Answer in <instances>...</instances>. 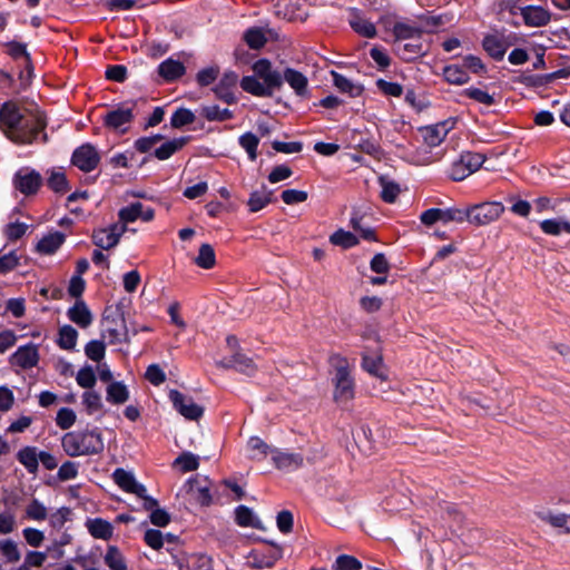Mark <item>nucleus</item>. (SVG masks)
<instances>
[{
	"label": "nucleus",
	"instance_id": "obj_57",
	"mask_svg": "<svg viewBox=\"0 0 570 570\" xmlns=\"http://www.w3.org/2000/svg\"><path fill=\"white\" fill-rule=\"evenodd\" d=\"M85 354L86 356L94 361V362H100L106 354V345L104 341L101 340H91L89 341L85 346Z\"/></svg>",
	"mask_w": 570,
	"mask_h": 570
},
{
	"label": "nucleus",
	"instance_id": "obj_26",
	"mask_svg": "<svg viewBox=\"0 0 570 570\" xmlns=\"http://www.w3.org/2000/svg\"><path fill=\"white\" fill-rule=\"evenodd\" d=\"M125 308L126 305L122 302L106 306L102 312V325L120 326L125 328V326H127Z\"/></svg>",
	"mask_w": 570,
	"mask_h": 570
},
{
	"label": "nucleus",
	"instance_id": "obj_35",
	"mask_svg": "<svg viewBox=\"0 0 570 570\" xmlns=\"http://www.w3.org/2000/svg\"><path fill=\"white\" fill-rule=\"evenodd\" d=\"M235 522L239 527H249L254 529H263L262 521L256 517L250 508L247 505H238L235 509Z\"/></svg>",
	"mask_w": 570,
	"mask_h": 570
},
{
	"label": "nucleus",
	"instance_id": "obj_8",
	"mask_svg": "<svg viewBox=\"0 0 570 570\" xmlns=\"http://www.w3.org/2000/svg\"><path fill=\"white\" fill-rule=\"evenodd\" d=\"M269 548L265 551L263 549H253L248 554V563L255 569L272 568L276 561L283 558V548L273 542L264 540Z\"/></svg>",
	"mask_w": 570,
	"mask_h": 570
},
{
	"label": "nucleus",
	"instance_id": "obj_3",
	"mask_svg": "<svg viewBox=\"0 0 570 570\" xmlns=\"http://www.w3.org/2000/svg\"><path fill=\"white\" fill-rule=\"evenodd\" d=\"M65 453L71 458L99 454L105 444L99 428L66 433L61 439Z\"/></svg>",
	"mask_w": 570,
	"mask_h": 570
},
{
	"label": "nucleus",
	"instance_id": "obj_37",
	"mask_svg": "<svg viewBox=\"0 0 570 570\" xmlns=\"http://www.w3.org/2000/svg\"><path fill=\"white\" fill-rule=\"evenodd\" d=\"M7 47V53L13 59L17 60L19 58H23L26 61V68L28 73L31 76L33 72V66L31 56L27 50V45L22 42H18L16 40H11L4 43Z\"/></svg>",
	"mask_w": 570,
	"mask_h": 570
},
{
	"label": "nucleus",
	"instance_id": "obj_46",
	"mask_svg": "<svg viewBox=\"0 0 570 570\" xmlns=\"http://www.w3.org/2000/svg\"><path fill=\"white\" fill-rule=\"evenodd\" d=\"M244 41L253 50H259L267 43V37L262 28H248L243 35Z\"/></svg>",
	"mask_w": 570,
	"mask_h": 570
},
{
	"label": "nucleus",
	"instance_id": "obj_32",
	"mask_svg": "<svg viewBox=\"0 0 570 570\" xmlns=\"http://www.w3.org/2000/svg\"><path fill=\"white\" fill-rule=\"evenodd\" d=\"M106 400L110 404L119 405L129 400V390L121 381H114L107 385Z\"/></svg>",
	"mask_w": 570,
	"mask_h": 570
},
{
	"label": "nucleus",
	"instance_id": "obj_61",
	"mask_svg": "<svg viewBox=\"0 0 570 570\" xmlns=\"http://www.w3.org/2000/svg\"><path fill=\"white\" fill-rule=\"evenodd\" d=\"M375 85L376 88L385 96L399 98L403 95V86L399 82H392L380 78L376 80Z\"/></svg>",
	"mask_w": 570,
	"mask_h": 570
},
{
	"label": "nucleus",
	"instance_id": "obj_33",
	"mask_svg": "<svg viewBox=\"0 0 570 570\" xmlns=\"http://www.w3.org/2000/svg\"><path fill=\"white\" fill-rule=\"evenodd\" d=\"M16 456L19 463L22 464L29 473L35 474L38 471L39 452L36 446H23L18 451Z\"/></svg>",
	"mask_w": 570,
	"mask_h": 570
},
{
	"label": "nucleus",
	"instance_id": "obj_53",
	"mask_svg": "<svg viewBox=\"0 0 570 570\" xmlns=\"http://www.w3.org/2000/svg\"><path fill=\"white\" fill-rule=\"evenodd\" d=\"M380 185L382 187L381 198L384 203L393 204L395 203L401 188L400 185L395 181L387 180L385 177H380Z\"/></svg>",
	"mask_w": 570,
	"mask_h": 570
},
{
	"label": "nucleus",
	"instance_id": "obj_29",
	"mask_svg": "<svg viewBox=\"0 0 570 570\" xmlns=\"http://www.w3.org/2000/svg\"><path fill=\"white\" fill-rule=\"evenodd\" d=\"M361 366L365 372H367L372 376H375L381 381L387 380L386 367L382 355H363Z\"/></svg>",
	"mask_w": 570,
	"mask_h": 570
},
{
	"label": "nucleus",
	"instance_id": "obj_22",
	"mask_svg": "<svg viewBox=\"0 0 570 570\" xmlns=\"http://www.w3.org/2000/svg\"><path fill=\"white\" fill-rule=\"evenodd\" d=\"M158 75L168 83L176 81L186 72V67L179 60L167 58L158 66Z\"/></svg>",
	"mask_w": 570,
	"mask_h": 570
},
{
	"label": "nucleus",
	"instance_id": "obj_43",
	"mask_svg": "<svg viewBox=\"0 0 570 570\" xmlns=\"http://www.w3.org/2000/svg\"><path fill=\"white\" fill-rule=\"evenodd\" d=\"M187 570H212L213 559L206 553L195 552L185 558Z\"/></svg>",
	"mask_w": 570,
	"mask_h": 570
},
{
	"label": "nucleus",
	"instance_id": "obj_56",
	"mask_svg": "<svg viewBox=\"0 0 570 570\" xmlns=\"http://www.w3.org/2000/svg\"><path fill=\"white\" fill-rule=\"evenodd\" d=\"M239 146L246 150L250 160H255L257 157V147L259 144V139L256 135L250 131L243 134L238 138Z\"/></svg>",
	"mask_w": 570,
	"mask_h": 570
},
{
	"label": "nucleus",
	"instance_id": "obj_50",
	"mask_svg": "<svg viewBox=\"0 0 570 570\" xmlns=\"http://www.w3.org/2000/svg\"><path fill=\"white\" fill-rule=\"evenodd\" d=\"M202 115L208 121H225L234 118V114L228 108H220L218 105L206 106L202 109Z\"/></svg>",
	"mask_w": 570,
	"mask_h": 570
},
{
	"label": "nucleus",
	"instance_id": "obj_63",
	"mask_svg": "<svg viewBox=\"0 0 570 570\" xmlns=\"http://www.w3.org/2000/svg\"><path fill=\"white\" fill-rule=\"evenodd\" d=\"M219 68L216 66H210L199 70L196 75V81L200 87H207L215 82L218 78Z\"/></svg>",
	"mask_w": 570,
	"mask_h": 570
},
{
	"label": "nucleus",
	"instance_id": "obj_1",
	"mask_svg": "<svg viewBox=\"0 0 570 570\" xmlns=\"http://www.w3.org/2000/svg\"><path fill=\"white\" fill-rule=\"evenodd\" d=\"M0 127L7 138L19 145H30L42 134V141H48L45 132L47 121L43 115L36 114L26 117L18 104L8 100L0 107Z\"/></svg>",
	"mask_w": 570,
	"mask_h": 570
},
{
	"label": "nucleus",
	"instance_id": "obj_28",
	"mask_svg": "<svg viewBox=\"0 0 570 570\" xmlns=\"http://www.w3.org/2000/svg\"><path fill=\"white\" fill-rule=\"evenodd\" d=\"M273 194L274 191L267 189L265 185H263L259 190L252 191L247 200L248 210L250 213H257L265 208L268 204L275 202Z\"/></svg>",
	"mask_w": 570,
	"mask_h": 570
},
{
	"label": "nucleus",
	"instance_id": "obj_11",
	"mask_svg": "<svg viewBox=\"0 0 570 570\" xmlns=\"http://www.w3.org/2000/svg\"><path fill=\"white\" fill-rule=\"evenodd\" d=\"M39 360V345L29 342L19 346L17 351L10 355L9 363L13 367L30 370L38 365Z\"/></svg>",
	"mask_w": 570,
	"mask_h": 570
},
{
	"label": "nucleus",
	"instance_id": "obj_47",
	"mask_svg": "<svg viewBox=\"0 0 570 570\" xmlns=\"http://www.w3.org/2000/svg\"><path fill=\"white\" fill-rule=\"evenodd\" d=\"M0 554L7 563H17L21 559L18 543L11 539L0 540Z\"/></svg>",
	"mask_w": 570,
	"mask_h": 570
},
{
	"label": "nucleus",
	"instance_id": "obj_4",
	"mask_svg": "<svg viewBox=\"0 0 570 570\" xmlns=\"http://www.w3.org/2000/svg\"><path fill=\"white\" fill-rule=\"evenodd\" d=\"M330 364L335 370L332 377L334 385L333 399L337 404H345L355 396V382L351 374L348 361L340 354H333L330 356Z\"/></svg>",
	"mask_w": 570,
	"mask_h": 570
},
{
	"label": "nucleus",
	"instance_id": "obj_58",
	"mask_svg": "<svg viewBox=\"0 0 570 570\" xmlns=\"http://www.w3.org/2000/svg\"><path fill=\"white\" fill-rule=\"evenodd\" d=\"M76 381L78 385L83 389H92L97 382V377L92 366L85 365L83 367H81L76 375Z\"/></svg>",
	"mask_w": 570,
	"mask_h": 570
},
{
	"label": "nucleus",
	"instance_id": "obj_9",
	"mask_svg": "<svg viewBox=\"0 0 570 570\" xmlns=\"http://www.w3.org/2000/svg\"><path fill=\"white\" fill-rule=\"evenodd\" d=\"M168 396L173 403V407L185 419L189 421H198L204 415V407L195 403L190 396L183 394L178 390H170Z\"/></svg>",
	"mask_w": 570,
	"mask_h": 570
},
{
	"label": "nucleus",
	"instance_id": "obj_42",
	"mask_svg": "<svg viewBox=\"0 0 570 570\" xmlns=\"http://www.w3.org/2000/svg\"><path fill=\"white\" fill-rule=\"evenodd\" d=\"M513 82L524 85L528 88H541L549 85L547 73L539 75L523 71L513 78Z\"/></svg>",
	"mask_w": 570,
	"mask_h": 570
},
{
	"label": "nucleus",
	"instance_id": "obj_18",
	"mask_svg": "<svg viewBox=\"0 0 570 570\" xmlns=\"http://www.w3.org/2000/svg\"><path fill=\"white\" fill-rule=\"evenodd\" d=\"M114 482L125 492L135 495H141L145 492V485L139 483L134 473L126 471L122 468H117L112 472Z\"/></svg>",
	"mask_w": 570,
	"mask_h": 570
},
{
	"label": "nucleus",
	"instance_id": "obj_17",
	"mask_svg": "<svg viewBox=\"0 0 570 570\" xmlns=\"http://www.w3.org/2000/svg\"><path fill=\"white\" fill-rule=\"evenodd\" d=\"M520 14L527 27H544L551 20V12L541 6H525L520 8Z\"/></svg>",
	"mask_w": 570,
	"mask_h": 570
},
{
	"label": "nucleus",
	"instance_id": "obj_34",
	"mask_svg": "<svg viewBox=\"0 0 570 570\" xmlns=\"http://www.w3.org/2000/svg\"><path fill=\"white\" fill-rule=\"evenodd\" d=\"M352 18L350 19L351 28L365 38H374L376 36L375 26L368 20L361 17L357 9H351Z\"/></svg>",
	"mask_w": 570,
	"mask_h": 570
},
{
	"label": "nucleus",
	"instance_id": "obj_5",
	"mask_svg": "<svg viewBox=\"0 0 570 570\" xmlns=\"http://www.w3.org/2000/svg\"><path fill=\"white\" fill-rule=\"evenodd\" d=\"M487 157L480 153L463 151L458 160L453 161L449 169V177L453 181H461L476 171Z\"/></svg>",
	"mask_w": 570,
	"mask_h": 570
},
{
	"label": "nucleus",
	"instance_id": "obj_16",
	"mask_svg": "<svg viewBox=\"0 0 570 570\" xmlns=\"http://www.w3.org/2000/svg\"><path fill=\"white\" fill-rule=\"evenodd\" d=\"M217 365L225 370H236L246 375H253L256 371L254 361L240 352H235L232 356L224 357L217 362Z\"/></svg>",
	"mask_w": 570,
	"mask_h": 570
},
{
	"label": "nucleus",
	"instance_id": "obj_13",
	"mask_svg": "<svg viewBox=\"0 0 570 570\" xmlns=\"http://www.w3.org/2000/svg\"><path fill=\"white\" fill-rule=\"evenodd\" d=\"M238 82L240 83V80L236 71H225L218 83L213 88V91L223 102L234 105L237 102V97L234 91Z\"/></svg>",
	"mask_w": 570,
	"mask_h": 570
},
{
	"label": "nucleus",
	"instance_id": "obj_40",
	"mask_svg": "<svg viewBox=\"0 0 570 570\" xmlns=\"http://www.w3.org/2000/svg\"><path fill=\"white\" fill-rule=\"evenodd\" d=\"M392 31L395 37V42H401L406 39H421L423 35L422 28L404 22H396Z\"/></svg>",
	"mask_w": 570,
	"mask_h": 570
},
{
	"label": "nucleus",
	"instance_id": "obj_31",
	"mask_svg": "<svg viewBox=\"0 0 570 570\" xmlns=\"http://www.w3.org/2000/svg\"><path fill=\"white\" fill-rule=\"evenodd\" d=\"M66 235L62 232H53L43 236L37 244V250L40 254L52 255L65 243Z\"/></svg>",
	"mask_w": 570,
	"mask_h": 570
},
{
	"label": "nucleus",
	"instance_id": "obj_25",
	"mask_svg": "<svg viewBox=\"0 0 570 570\" xmlns=\"http://www.w3.org/2000/svg\"><path fill=\"white\" fill-rule=\"evenodd\" d=\"M333 85L342 94L348 95L351 98L361 97L364 92V87L361 83H355L347 79L342 73L332 70L331 71Z\"/></svg>",
	"mask_w": 570,
	"mask_h": 570
},
{
	"label": "nucleus",
	"instance_id": "obj_39",
	"mask_svg": "<svg viewBox=\"0 0 570 570\" xmlns=\"http://www.w3.org/2000/svg\"><path fill=\"white\" fill-rule=\"evenodd\" d=\"M330 243L343 249H350L358 245V237L352 232L338 228L330 236Z\"/></svg>",
	"mask_w": 570,
	"mask_h": 570
},
{
	"label": "nucleus",
	"instance_id": "obj_23",
	"mask_svg": "<svg viewBox=\"0 0 570 570\" xmlns=\"http://www.w3.org/2000/svg\"><path fill=\"white\" fill-rule=\"evenodd\" d=\"M190 140L189 136H183L179 138H174L171 140H167L161 144L158 148H155L154 153L150 155L158 160H167L174 154L181 150Z\"/></svg>",
	"mask_w": 570,
	"mask_h": 570
},
{
	"label": "nucleus",
	"instance_id": "obj_21",
	"mask_svg": "<svg viewBox=\"0 0 570 570\" xmlns=\"http://www.w3.org/2000/svg\"><path fill=\"white\" fill-rule=\"evenodd\" d=\"M68 318L81 328H87L92 323V314L83 299H77L67 312Z\"/></svg>",
	"mask_w": 570,
	"mask_h": 570
},
{
	"label": "nucleus",
	"instance_id": "obj_15",
	"mask_svg": "<svg viewBox=\"0 0 570 570\" xmlns=\"http://www.w3.org/2000/svg\"><path fill=\"white\" fill-rule=\"evenodd\" d=\"M188 491L202 507H209L213 503L210 493V481L206 476L196 475L188 480Z\"/></svg>",
	"mask_w": 570,
	"mask_h": 570
},
{
	"label": "nucleus",
	"instance_id": "obj_36",
	"mask_svg": "<svg viewBox=\"0 0 570 570\" xmlns=\"http://www.w3.org/2000/svg\"><path fill=\"white\" fill-rule=\"evenodd\" d=\"M449 128L446 122H439L436 125L426 126L423 129V138L430 147L439 146L446 137Z\"/></svg>",
	"mask_w": 570,
	"mask_h": 570
},
{
	"label": "nucleus",
	"instance_id": "obj_7",
	"mask_svg": "<svg viewBox=\"0 0 570 570\" xmlns=\"http://www.w3.org/2000/svg\"><path fill=\"white\" fill-rule=\"evenodd\" d=\"M42 183L43 179L40 173L29 167L20 168L12 179L14 188L27 197L36 195Z\"/></svg>",
	"mask_w": 570,
	"mask_h": 570
},
{
	"label": "nucleus",
	"instance_id": "obj_45",
	"mask_svg": "<svg viewBox=\"0 0 570 570\" xmlns=\"http://www.w3.org/2000/svg\"><path fill=\"white\" fill-rule=\"evenodd\" d=\"M540 228L546 235L559 236L561 233L570 234V222L563 219H544L540 222Z\"/></svg>",
	"mask_w": 570,
	"mask_h": 570
},
{
	"label": "nucleus",
	"instance_id": "obj_19",
	"mask_svg": "<svg viewBox=\"0 0 570 570\" xmlns=\"http://www.w3.org/2000/svg\"><path fill=\"white\" fill-rule=\"evenodd\" d=\"M282 78L283 82L286 81L297 96L306 97L308 95V79L303 72L286 67L282 73Z\"/></svg>",
	"mask_w": 570,
	"mask_h": 570
},
{
	"label": "nucleus",
	"instance_id": "obj_60",
	"mask_svg": "<svg viewBox=\"0 0 570 570\" xmlns=\"http://www.w3.org/2000/svg\"><path fill=\"white\" fill-rule=\"evenodd\" d=\"M175 465L180 466L183 472H191L198 469L199 459L190 452H184L175 460Z\"/></svg>",
	"mask_w": 570,
	"mask_h": 570
},
{
	"label": "nucleus",
	"instance_id": "obj_20",
	"mask_svg": "<svg viewBox=\"0 0 570 570\" xmlns=\"http://www.w3.org/2000/svg\"><path fill=\"white\" fill-rule=\"evenodd\" d=\"M272 460L279 470H296L303 465L304 458L301 453L282 452L278 449L272 451Z\"/></svg>",
	"mask_w": 570,
	"mask_h": 570
},
{
	"label": "nucleus",
	"instance_id": "obj_62",
	"mask_svg": "<svg viewBox=\"0 0 570 570\" xmlns=\"http://www.w3.org/2000/svg\"><path fill=\"white\" fill-rule=\"evenodd\" d=\"M334 570H361L362 562L350 554H340L333 566Z\"/></svg>",
	"mask_w": 570,
	"mask_h": 570
},
{
	"label": "nucleus",
	"instance_id": "obj_6",
	"mask_svg": "<svg viewBox=\"0 0 570 570\" xmlns=\"http://www.w3.org/2000/svg\"><path fill=\"white\" fill-rule=\"evenodd\" d=\"M466 212L469 214L468 223L483 226L497 220L504 212V206L500 202H484L466 206Z\"/></svg>",
	"mask_w": 570,
	"mask_h": 570
},
{
	"label": "nucleus",
	"instance_id": "obj_27",
	"mask_svg": "<svg viewBox=\"0 0 570 570\" xmlns=\"http://www.w3.org/2000/svg\"><path fill=\"white\" fill-rule=\"evenodd\" d=\"M86 528L95 539L109 540L114 534L112 524L102 518L87 519Z\"/></svg>",
	"mask_w": 570,
	"mask_h": 570
},
{
	"label": "nucleus",
	"instance_id": "obj_14",
	"mask_svg": "<svg viewBox=\"0 0 570 570\" xmlns=\"http://www.w3.org/2000/svg\"><path fill=\"white\" fill-rule=\"evenodd\" d=\"M155 217V210L151 207H145L140 202H135L119 209V223L129 224L137 219L151 222Z\"/></svg>",
	"mask_w": 570,
	"mask_h": 570
},
{
	"label": "nucleus",
	"instance_id": "obj_51",
	"mask_svg": "<svg viewBox=\"0 0 570 570\" xmlns=\"http://www.w3.org/2000/svg\"><path fill=\"white\" fill-rule=\"evenodd\" d=\"M247 446L248 450L253 452L252 458L257 460L266 458L269 453L272 454V451H274V448L268 445L259 436H250L247 442Z\"/></svg>",
	"mask_w": 570,
	"mask_h": 570
},
{
	"label": "nucleus",
	"instance_id": "obj_10",
	"mask_svg": "<svg viewBox=\"0 0 570 570\" xmlns=\"http://www.w3.org/2000/svg\"><path fill=\"white\" fill-rule=\"evenodd\" d=\"M100 161V155L97 148L89 144H82L77 147L71 156V164L83 173L95 170Z\"/></svg>",
	"mask_w": 570,
	"mask_h": 570
},
{
	"label": "nucleus",
	"instance_id": "obj_48",
	"mask_svg": "<svg viewBox=\"0 0 570 570\" xmlns=\"http://www.w3.org/2000/svg\"><path fill=\"white\" fill-rule=\"evenodd\" d=\"M469 214L466 207H448L441 208V223H456L462 224L468 222Z\"/></svg>",
	"mask_w": 570,
	"mask_h": 570
},
{
	"label": "nucleus",
	"instance_id": "obj_2",
	"mask_svg": "<svg viewBox=\"0 0 570 570\" xmlns=\"http://www.w3.org/2000/svg\"><path fill=\"white\" fill-rule=\"evenodd\" d=\"M254 75L240 79V88L255 97L271 98L283 87L282 73L273 68L271 60L261 58L252 66Z\"/></svg>",
	"mask_w": 570,
	"mask_h": 570
},
{
	"label": "nucleus",
	"instance_id": "obj_24",
	"mask_svg": "<svg viewBox=\"0 0 570 570\" xmlns=\"http://www.w3.org/2000/svg\"><path fill=\"white\" fill-rule=\"evenodd\" d=\"M508 43L497 35H487L482 40V48L495 61H501L507 52Z\"/></svg>",
	"mask_w": 570,
	"mask_h": 570
},
{
	"label": "nucleus",
	"instance_id": "obj_55",
	"mask_svg": "<svg viewBox=\"0 0 570 570\" xmlns=\"http://www.w3.org/2000/svg\"><path fill=\"white\" fill-rule=\"evenodd\" d=\"M105 563L111 570H127L124 556L116 546H109L105 556Z\"/></svg>",
	"mask_w": 570,
	"mask_h": 570
},
{
	"label": "nucleus",
	"instance_id": "obj_41",
	"mask_svg": "<svg viewBox=\"0 0 570 570\" xmlns=\"http://www.w3.org/2000/svg\"><path fill=\"white\" fill-rule=\"evenodd\" d=\"M78 340V332L71 325H63L59 328L57 344L61 350H73Z\"/></svg>",
	"mask_w": 570,
	"mask_h": 570
},
{
	"label": "nucleus",
	"instance_id": "obj_59",
	"mask_svg": "<svg viewBox=\"0 0 570 570\" xmlns=\"http://www.w3.org/2000/svg\"><path fill=\"white\" fill-rule=\"evenodd\" d=\"M26 517L35 521L47 519V508L38 499H32L26 508Z\"/></svg>",
	"mask_w": 570,
	"mask_h": 570
},
{
	"label": "nucleus",
	"instance_id": "obj_44",
	"mask_svg": "<svg viewBox=\"0 0 570 570\" xmlns=\"http://www.w3.org/2000/svg\"><path fill=\"white\" fill-rule=\"evenodd\" d=\"M194 263L204 269H210L216 265V254L210 244H202Z\"/></svg>",
	"mask_w": 570,
	"mask_h": 570
},
{
	"label": "nucleus",
	"instance_id": "obj_38",
	"mask_svg": "<svg viewBox=\"0 0 570 570\" xmlns=\"http://www.w3.org/2000/svg\"><path fill=\"white\" fill-rule=\"evenodd\" d=\"M443 77L451 85L461 86L470 81V76L461 65H449L443 68Z\"/></svg>",
	"mask_w": 570,
	"mask_h": 570
},
{
	"label": "nucleus",
	"instance_id": "obj_49",
	"mask_svg": "<svg viewBox=\"0 0 570 570\" xmlns=\"http://www.w3.org/2000/svg\"><path fill=\"white\" fill-rule=\"evenodd\" d=\"M47 186L57 194H66L69 191L70 186L66 174L61 170H51L49 178L47 179Z\"/></svg>",
	"mask_w": 570,
	"mask_h": 570
},
{
	"label": "nucleus",
	"instance_id": "obj_54",
	"mask_svg": "<svg viewBox=\"0 0 570 570\" xmlns=\"http://www.w3.org/2000/svg\"><path fill=\"white\" fill-rule=\"evenodd\" d=\"M196 117L194 112L188 109L180 107L175 110V112L170 117V126L173 128L179 129L185 126L191 125L195 121Z\"/></svg>",
	"mask_w": 570,
	"mask_h": 570
},
{
	"label": "nucleus",
	"instance_id": "obj_64",
	"mask_svg": "<svg viewBox=\"0 0 570 570\" xmlns=\"http://www.w3.org/2000/svg\"><path fill=\"white\" fill-rule=\"evenodd\" d=\"M540 518H541V520L550 523L552 527L563 528V529H566V532L570 533V525H569L570 514H564V513L553 514L551 512H548L547 514L540 515Z\"/></svg>",
	"mask_w": 570,
	"mask_h": 570
},
{
	"label": "nucleus",
	"instance_id": "obj_12",
	"mask_svg": "<svg viewBox=\"0 0 570 570\" xmlns=\"http://www.w3.org/2000/svg\"><path fill=\"white\" fill-rule=\"evenodd\" d=\"M134 119V108L119 105L116 109L108 111L104 116V125L109 129L125 134Z\"/></svg>",
	"mask_w": 570,
	"mask_h": 570
},
{
	"label": "nucleus",
	"instance_id": "obj_52",
	"mask_svg": "<svg viewBox=\"0 0 570 570\" xmlns=\"http://www.w3.org/2000/svg\"><path fill=\"white\" fill-rule=\"evenodd\" d=\"M461 95L488 107L497 104L494 95H491L481 88L469 87L465 88Z\"/></svg>",
	"mask_w": 570,
	"mask_h": 570
},
{
	"label": "nucleus",
	"instance_id": "obj_30",
	"mask_svg": "<svg viewBox=\"0 0 570 570\" xmlns=\"http://www.w3.org/2000/svg\"><path fill=\"white\" fill-rule=\"evenodd\" d=\"M420 40L415 39V41L407 43L394 42V51L402 60L413 61L424 55L423 43Z\"/></svg>",
	"mask_w": 570,
	"mask_h": 570
}]
</instances>
